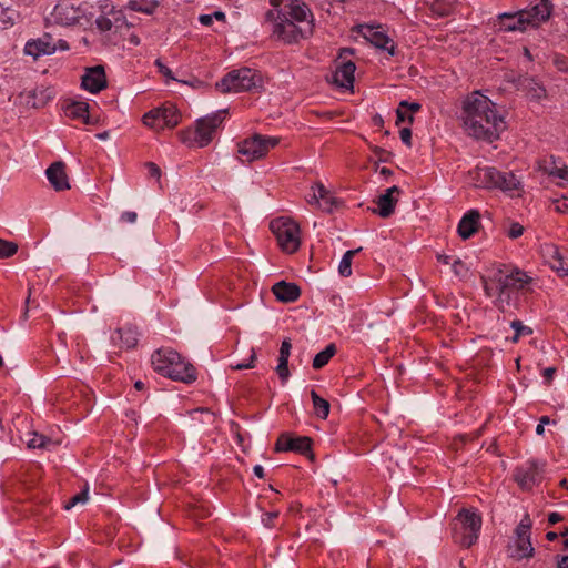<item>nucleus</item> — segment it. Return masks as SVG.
I'll list each match as a JSON object with an SVG mask.
<instances>
[{
	"mask_svg": "<svg viewBox=\"0 0 568 568\" xmlns=\"http://www.w3.org/2000/svg\"><path fill=\"white\" fill-rule=\"evenodd\" d=\"M480 214L477 210L468 211L459 221L457 232L464 240L474 235L479 227Z\"/></svg>",
	"mask_w": 568,
	"mask_h": 568,
	"instance_id": "a878e982",
	"label": "nucleus"
},
{
	"mask_svg": "<svg viewBox=\"0 0 568 568\" xmlns=\"http://www.w3.org/2000/svg\"><path fill=\"white\" fill-rule=\"evenodd\" d=\"M521 87L527 97L531 100L539 101L546 97L545 87L534 78H524L521 80Z\"/></svg>",
	"mask_w": 568,
	"mask_h": 568,
	"instance_id": "cd10ccee",
	"label": "nucleus"
},
{
	"mask_svg": "<svg viewBox=\"0 0 568 568\" xmlns=\"http://www.w3.org/2000/svg\"><path fill=\"white\" fill-rule=\"evenodd\" d=\"M399 136L404 144H406L408 148L412 146V130L409 128H403L399 131Z\"/></svg>",
	"mask_w": 568,
	"mask_h": 568,
	"instance_id": "603ef678",
	"label": "nucleus"
},
{
	"mask_svg": "<svg viewBox=\"0 0 568 568\" xmlns=\"http://www.w3.org/2000/svg\"><path fill=\"white\" fill-rule=\"evenodd\" d=\"M155 372L162 376L184 384H192L197 379L194 365L172 348H160L151 356Z\"/></svg>",
	"mask_w": 568,
	"mask_h": 568,
	"instance_id": "7ed1b4c3",
	"label": "nucleus"
},
{
	"mask_svg": "<svg viewBox=\"0 0 568 568\" xmlns=\"http://www.w3.org/2000/svg\"><path fill=\"white\" fill-rule=\"evenodd\" d=\"M506 233L510 239H518L524 233V226L518 222H511Z\"/></svg>",
	"mask_w": 568,
	"mask_h": 568,
	"instance_id": "79ce46f5",
	"label": "nucleus"
},
{
	"mask_svg": "<svg viewBox=\"0 0 568 568\" xmlns=\"http://www.w3.org/2000/svg\"><path fill=\"white\" fill-rule=\"evenodd\" d=\"M400 193L402 190L396 185L386 189L385 193L377 197V207L373 209V212L383 219L389 217L395 211Z\"/></svg>",
	"mask_w": 568,
	"mask_h": 568,
	"instance_id": "f3484780",
	"label": "nucleus"
},
{
	"mask_svg": "<svg viewBox=\"0 0 568 568\" xmlns=\"http://www.w3.org/2000/svg\"><path fill=\"white\" fill-rule=\"evenodd\" d=\"M356 67L352 61L342 62L333 75L334 83L343 89H353Z\"/></svg>",
	"mask_w": 568,
	"mask_h": 568,
	"instance_id": "b1692460",
	"label": "nucleus"
},
{
	"mask_svg": "<svg viewBox=\"0 0 568 568\" xmlns=\"http://www.w3.org/2000/svg\"><path fill=\"white\" fill-rule=\"evenodd\" d=\"M282 13L287 14V17L295 23L300 26L301 23H306V27H311L313 29V13L308 6L302 0H292L287 6H285Z\"/></svg>",
	"mask_w": 568,
	"mask_h": 568,
	"instance_id": "a211bd4d",
	"label": "nucleus"
},
{
	"mask_svg": "<svg viewBox=\"0 0 568 568\" xmlns=\"http://www.w3.org/2000/svg\"><path fill=\"white\" fill-rule=\"evenodd\" d=\"M115 334L125 348H133L138 343V332L132 326L119 328Z\"/></svg>",
	"mask_w": 568,
	"mask_h": 568,
	"instance_id": "2f4dec72",
	"label": "nucleus"
},
{
	"mask_svg": "<svg viewBox=\"0 0 568 568\" xmlns=\"http://www.w3.org/2000/svg\"><path fill=\"white\" fill-rule=\"evenodd\" d=\"M65 113L69 118L79 119L84 123H90L89 104L87 102H71L67 105Z\"/></svg>",
	"mask_w": 568,
	"mask_h": 568,
	"instance_id": "c85d7f7f",
	"label": "nucleus"
},
{
	"mask_svg": "<svg viewBox=\"0 0 568 568\" xmlns=\"http://www.w3.org/2000/svg\"><path fill=\"white\" fill-rule=\"evenodd\" d=\"M510 327L515 331V335L511 337L513 343L518 342L520 336L530 335L532 333V329L524 325L520 321H513Z\"/></svg>",
	"mask_w": 568,
	"mask_h": 568,
	"instance_id": "4c0bfd02",
	"label": "nucleus"
},
{
	"mask_svg": "<svg viewBox=\"0 0 568 568\" xmlns=\"http://www.w3.org/2000/svg\"><path fill=\"white\" fill-rule=\"evenodd\" d=\"M28 436L27 446L32 449H51L59 445V442L52 440L51 438L36 432L29 433Z\"/></svg>",
	"mask_w": 568,
	"mask_h": 568,
	"instance_id": "7c9ffc66",
	"label": "nucleus"
},
{
	"mask_svg": "<svg viewBox=\"0 0 568 568\" xmlns=\"http://www.w3.org/2000/svg\"><path fill=\"white\" fill-rule=\"evenodd\" d=\"M546 538L549 541H554V540H556L558 538V534L555 532V531H549V532H547Z\"/></svg>",
	"mask_w": 568,
	"mask_h": 568,
	"instance_id": "774afa93",
	"label": "nucleus"
},
{
	"mask_svg": "<svg viewBox=\"0 0 568 568\" xmlns=\"http://www.w3.org/2000/svg\"><path fill=\"white\" fill-rule=\"evenodd\" d=\"M277 513L276 511H271V513H266L263 517V523L265 526H271L272 521L274 518L277 517Z\"/></svg>",
	"mask_w": 568,
	"mask_h": 568,
	"instance_id": "4d7b16f0",
	"label": "nucleus"
},
{
	"mask_svg": "<svg viewBox=\"0 0 568 568\" xmlns=\"http://www.w3.org/2000/svg\"><path fill=\"white\" fill-rule=\"evenodd\" d=\"M312 191L313 194L308 202L311 204H317L324 212H332L336 205V199L329 193V191L322 183L315 184L312 187Z\"/></svg>",
	"mask_w": 568,
	"mask_h": 568,
	"instance_id": "5701e85b",
	"label": "nucleus"
},
{
	"mask_svg": "<svg viewBox=\"0 0 568 568\" xmlns=\"http://www.w3.org/2000/svg\"><path fill=\"white\" fill-rule=\"evenodd\" d=\"M47 178L55 191L70 189L69 178L65 172V164L61 161L52 163L45 171Z\"/></svg>",
	"mask_w": 568,
	"mask_h": 568,
	"instance_id": "412c9836",
	"label": "nucleus"
},
{
	"mask_svg": "<svg viewBox=\"0 0 568 568\" xmlns=\"http://www.w3.org/2000/svg\"><path fill=\"white\" fill-rule=\"evenodd\" d=\"M549 174L561 180L568 181V169L566 166H555L549 170Z\"/></svg>",
	"mask_w": 568,
	"mask_h": 568,
	"instance_id": "09e8293b",
	"label": "nucleus"
},
{
	"mask_svg": "<svg viewBox=\"0 0 568 568\" xmlns=\"http://www.w3.org/2000/svg\"><path fill=\"white\" fill-rule=\"evenodd\" d=\"M557 568H568V555L557 558Z\"/></svg>",
	"mask_w": 568,
	"mask_h": 568,
	"instance_id": "680f3d73",
	"label": "nucleus"
},
{
	"mask_svg": "<svg viewBox=\"0 0 568 568\" xmlns=\"http://www.w3.org/2000/svg\"><path fill=\"white\" fill-rule=\"evenodd\" d=\"M527 26L524 18L520 17V11L504 12L498 16V30L504 32L525 31Z\"/></svg>",
	"mask_w": 568,
	"mask_h": 568,
	"instance_id": "bb28decb",
	"label": "nucleus"
},
{
	"mask_svg": "<svg viewBox=\"0 0 568 568\" xmlns=\"http://www.w3.org/2000/svg\"><path fill=\"white\" fill-rule=\"evenodd\" d=\"M364 38L369 41L374 47L394 54V44L392 39L379 28L366 26L363 28Z\"/></svg>",
	"mask_w": 568,
	"mask_h": 568,
	"instance_id": "4be33fe9",
	"label": "nucleus"
},
{
	"mask_svg": "<svg viewBox=\"0 0 568 568\" xmlns=\"http://www.w3.org/2000/svg\"><path fill=\"white\" fill-rule=\"evenodd\" d=\"M273 294L276 298L284 303L295 302L301 296V288L295 283L280 281L272 287Z\"/></svg>",
	"mask_w": 568,
	"mask_h": 568,
	"instance_id": "393cba45",
	"label": "nucleus"
},
{
	"mask_svg": "<svg viewBox=\"0 0 568 568\" xmlns=\"http://www.w3.org/2000/svg\"><path fill=\"white\" fill-rule=\"evenodd\" d=\"M469 174L476 187L511 192L519 186V180L514 173L498 171L493 166L476 168Z\"/></svg>",
	"mask_w": 568,
	"mask_h": 568,
	"instance_id": "423d86ee",
	"label": "nucleus"
},
{
	"mask_svg": "<svg viewBox=\"0 0 568 568\" xmlns=\"http://www.w3.org/2000/svg\"><path fill=\"white\" fill-rule=\"evenodd\" d=\"M20 19L19 12L11 7L0 4V28L7 29L12 27Z\"/></svg>",
	"mask_w": 568,
	"mask_h": 568,
	"instance_id": "473e14b6",
	"label": "nucleus"
},
{
	"mask_svg": "<svg viewBox=\"0 0 568 568\" xmlns=\"http://www.w3.org/2000/svg\"><path fill=\"white\" fill-rule=\"evenodd\" d=\"M453 272L459 277H466L468 274V267L462 260H455L452 264Z\"/></svg>",
	"mask_w": 568,
	"mask_h": 568,
	"instance_id": "37998d69",
	"label": "nucleus"
},
{
	"mask_svg": "<svg viewBox=\"0 0 568 568\" xmlns=\"http://www.w3.org/2000/svg\"><path fill=\"white\" fill-rule=\"evenodd\" d=\"M108 81L102 65L88 68L82 77L81 85L91 93H98L106 88Z\"/></svg>",
	"mask_w": 568,
	"mask_h": 568,
	"instance_id": "6ab92c4d",
	"label": "nucleus"
},
{
	"mask_svg": "<svg viewBox=\"0 0 568 568\" xmlns=\"http://www.w3.org/2000/svg\"><path fill=\"white\" fill-rule=\"evenodd\" d=\"M271 230L283 252L292 254L300 248V226L290 217H278L271 222Z\"/></svg>",
	"mask_w": 568,
	"mask_h": 568,
	"instance_id": "1a4fd4ad",
	"label": "nucleus"
},
{
	"mask_svg": "<svg viewBox=\"0 0 568 568\" xmlns=\"http://www.w3.org/2000/svg\"><path fill=\"white\" fill-rule=\"evenodd\" d=\"M265 22L271 24L272 38L286 44L297 43L312 34L311 27H302L292 21L282 10H268L265 13Z\"/></svg>",
	"mask_w": 568,
	"mask_h": 568,
	"instance_id": "20e7f679",
	"label": "nucleus"
},
{
	"mask_svg": "<svg viewBox=\"0 0 568 568\" xmlns=\"http://www.w3.org/2000/svg\"><path fill=\"white\" fill-rule=\"evenodd\" d=\"M399 104H400V106L406 109L410 114H412V112H416L420 109V105L416 102L408 103L407 101H402Z\"/></svg>",
	"mask_w": 568,
	"mask_h": 568,
	"instance_id": "6e6d98bb",
	"label": "nucleus"
},
{
	"mask_svg": "<svg viewBox=\"0 0 568 568\" xmlns=\"http://www.w3.org/2000/svg\"><path fill=\"white\" fill-rule=\"evenodd\" d=\"M57 51L55 43L52 42L50 34L45 33L41 38L30 40L24 45V53L38 59L41 55H50Z\"/></svg>",
	"mask_w": 568,
	"mask_h": 568,
	"instance_id": "aec40b11",
	"label": "nucleus"
},
{
	"mask_svg": "<svg viewBox=\"0 0 568 568\" xmlns=\"http://www.w3.org/2000/svg\"><path fill=\"white\" fill-rule=\"evenodd\" d=\"M212 16H213V19L221 20V21L225 20V14L222 11H215L214 13H212Z\"/></svg>",
	"mask_w": 568,
	"mask_h": 568,
	"instance_id": "69168bd1",
	"label": "nucleus"
},
{
	"mask_svg": "<svg viewBox=\"0 0 568 568\" xmlns=\"http://www.w3.org/2000/svg\"><path fill=\"white\" fill-rule=\"evenodd\" d=\"M253 473L258 478H264V476H265L264 468L261 465H255L253 467Z\"/></svg>",
	"mask_w": 568,
	"mask_h": 568,
	"instance_id": "e2e57ef3",
	"label": "nucleus"
},
{
	"mask_svg": "<svg viewBox=\"0 0 568 568\" xmlns=\"http://www.w3.org/2000/svg\"><path fill=\"white\" fill-rule=\"evenodd\" d=\"M336 347L334 344H329L322 352L317 353L313 359V368L321 369L324 367L329 359L335 355Z\"/></svg>",
	"mask_w": 568,
	"mask_h": 568,
	"instance_id": "f704fd0d",
	"label": "nucleus"
},
{
	"mask_svg": "<svg viewBox=\"0 0 568 568\" xmlns=\"http://www.w3.org/2000/svg\"><path fill=\"white\" fill-rule=\"evenodd\" d=\"M146 166H148V169H149V173H150V175L159 180V179H160V176H161V170H160V168H159L155 163H153V162H149V163L146 164Z\"/></svg>",
	"mask_w": 568,
	"mask_h": 568,
	"instance_id": "5fc2aeb1",
	"label": "nucleus"
},
{
	"mask_svg": "<svg viewBox=\"0 0 568 568\" xmlns=\"http://www.w3.org/2000/svg\"><path fill=\"white\" fill-rule=\"evenodd\" d=\"M460 119L467 135L476 140L496 141L506 129L504 115L497 105L479 91L464 99Z\"/></svg>",
	"mask_w": 568,
	"mask_h": 568,
	"instance_id": "f257e3e1",
	"label": "nucleus"
},
{
	"mask_svg": "<svg viewBox=\"0 0 568 568\" xmlns=\"http://www.w3.org/2000/svg\"><path fill=\"white\" fill-rule=\"evenodd\" d=\"M95 24H97V28L102 31V32H105V31H109L112 29V21L110 18L108 17H99L97 20H95Z\"/></svg>",
	"mask_w": 568,
	"mask_h": 568,
	"instance_id": "a18cd8bd",
	"label": "nucleus"
},
{
	"mask_svg": "<svg viewBox=\"0 0 568 568\" xmlns=\"http://www.w3.org/2000/svg\"><path fill=\"white\" fill-rule=\"evenodd\" d=\"M221 123L222 116L220 113L199 119L194 130H187L182 133V141L190 146H206L213 140L214 132Z\"/></svg>",
	"mask_w": 568,
	"mask_h": 568,
	"instance_id": "6e6552de",
	"label": "nucleus"
},
{
	"mask_svg": "<svg viewBox=\"0 0 568 568\" xmlns=\"http://www.w3.org/2000/svg\"><path fill=\"white\" fill-rule=\"evenodd\" d=\"M531 278L524 272L516 270L510 273L497 270L491 276L483 278L486 294L495 298L498 308L508 305L513 294L523 290Z\"/></svg>",
	"mask_w": 568,
	"mask_h": 568,
	"instance_id": "f03ea898",
	"label": "nucleus"
},
{
	"mask_svg": "<svg viewBox=\"0 0 568 568\" xmlns=\"http://www.w3.org/2000/svg\"><path fill=\"white\" fill-rule=\"evenodd\" d=\"M199 21L203 24V26H211L212 22H213V16L212 14H201L199 17Z\"/></svg>",
	"mask_w": 568,
	"mask_h": 568,
	"instance_id": "13d9d810",
	"label": "nucleus"
},
{
	"mask_svg": "<svg viewBox=\"0 0 568 568\" xmlns=\"http://www.w3.org/2000/svg\"><path fill=\"white\" fill-rule=\"evenodd\" d=\"M180 121L181 114L171 103L155 108L143 115V123L155 130L173 129Z\"/></svg>",
	"mask_w": 568,
	"mask_h": 568,
	"instance_id": "9b49d317",
	"label": "nucleus"
},
{
	"mask_svg": "<svg viewBox=\"0 0 568 568\" xmlns=\"http://www.w3.org/2000/svg\"><path fill=\"white\" fill-rule=\"evenodd\" d=\"M261 83L262 79L257 71L250 68H241L226 73L216 82V88L222 93H239L258 88Z\"/></svg>",
	"mask_w": 568,
	"mask_h": 568,
	"instance_id": "0eeeda50",
	"label": "nucleus"
},
{
	"mask_svg": "<svg viewBox=\"0 0 568 568\" xmlns=\"http://www.w3.org/2000/svg\"><path fill=\"white\" fill-rule=\"evenodd\" d=\"M556 373L555 367H547L542 372V376L547 379V382H550L554 377V374Z\"/></svg>",
	"mask_w": 568,
	"mask_h": 568,
	"instance_id": "bf43d9fd",
	"label": "nucleus"
},
{
	"mask_svg": "<svg viewBox=\"0 0 568 568\" xmlns=\"http://www.w3.org/2000/svg\"><path fill=\"white\" fill-rule=\"evenodd\" d=\"M555 211L559 213H567L568 212V199L564 197L561 200H556L554 202Z\"/></svg>",
	"mask_w": 568,
	"mask_h": 568,
	"instance_id": "864d4df0",
	"label": "nucleus"
},
{
	"mask_svg": "<svg viewBox=\"0 0 568 568\" xmlns=\"http://www.w3.org/2000/svg\"><path fill=\"white\" fill-rule=\"evenodd\" d=\"M549 265L561 277L568 275V263L560 256L559 251L555 246L548 247Z\"/></svg>",
	"mask_w": 568,
	"mask_h": 568,
	"instance_id": "c756f323",
	"label": "nucleus"
},
{
	"mask_svg": "<svg viewBox=\"0 0 568 568\" xmlns=\"http://www.w3.org/2000/svg\"><path fill=\"white\" fill-rule=\"evenodd\" d=\"M311 397L315 414L318 418L326 419L329 414V403L321 397L315 390H311Z\"/></svg>",
	"mask_w": 568,
	"mask_h": 568,
	"instance_id": "72a5a7b5",
	"label": "nucleus"
},
{
	"mask_svg": "<svg viewBox=\"0 0 568 568\" xmlns=\"http://www.w3.org/2000/svg\"><path fill=\"white\" fill-rule=\"evenodd\" d=\"M312 440L310 437H291L288 434H282L275 443V452H296L307 454L311 450Z\"/></svg>",
	"mask_w": 568,
	"mask_h": 568,
	"instance_id": "dca6fc26",
	"label": "nucleus"
},
{
	"mask_svg": "<svg viewBox=\"0 0 568 568\" xmlns=\"http://www.w3.org/2000/svg\"><path fill=\"white\" fill-rule=\"evenodd\" d=\"M159 72L169 80H176L171 71L160 59L155 60Z\"/></svg>",
	"mask_w": 568,
	"mask_h": 568,
	"instance_id": "de8ad7c7",
	"label": "nucleus"
},
{
	"mask_svg": "<svg viewBox=\"0 0 568 568\" xmlns=\"http://www.w3.org/2000/svg\"><path fill=\"white\" fill-rule=\"evenodd\" d=\"M519 11L520 17L524 18L527 28H537L550 18L552 12V4L549 0H537V2L530 8Z\"/></svg>",
	"mask_w": 568,
	"mask_h": 568,
	"instance_id": "2eb2a0df",
	"label": "nucleus"
},
{
	"mask_svg": "<svg viewBox=\"0 0 568 568\" xmlns=\"http://www.w3.org/2000/svg\"><path fill=\"white\" fill-rule=\"evenodd\" d=\"M291 342L288 338L284 339L281 344L278 359L288 361L291 354Z\"/></svg>",
	"mask_w": 568,
	"mask_h": 568,
	"instance_id": "49530a36",
	"label": "nucleus"
},
{
	"mask_svg": "<svg viewBox=\"0 0 568 568\" xmlns=\"http://www.w3.org/2000/svg\"><path fill=\"white\" fill-rule=\"evenodd\" d=\"M539 423L545 426V425H549L551 423L556 424V420H551L548 416H542V417H540Z\"/></svg>",
	"mask_w": 568,
	"mask_h": 568,
	"instance_id": "0e129e2a",
	"label": "nucleus"
},
{
	"mask_svg": "<svg viewBox=\"0 0 568 568\" xmlns=\"http://www.w3.org/2000/svg\"><path fill=\"white\" fill-rule=\"evenodd\" d=\"M275 371L282 384H285L290 377L288 361L278 359Z\"/></svg>",
	"mask_w": 568,
	"mask_h": 568,
	"instance_id": "a19ab883",
	"label": "nucleus"
},
{
	"mask_svg": "<svg viewBox=\"0 0 568 568\" xmlns=\"http://www.w3.org/2000/svg\"><path fill=\"white\" fill-rule=\"evenodd\" d=\"M531 521L528 516L519 523L516 528V537L508 547L509 556L516 560L530 558L534 555V547L530 541Z\"/></svg>",
	"mask_w": 568,
	"mask_h": 568,
	"instance_id": "f8f14e48",
	"label": "nucleus"
},
{
	"mask_svg": "<svg viewBox=\"0 0 568 568\" xmlns=\"http://www.w3.org/2000/svg\"><path fill=\"white\" fill-rule=\"evenodd\" d=\"M255 358H256V354H255V351L252 348L248 363H245V364L244 363H239V364L232 365L231 367L233 369L252 368L254 366Z\"/></svg>",
	"mask_w": 568,
	"mask_h": 568,
	"instance_id": "8fccbe9b",
	"label": "nucleus"
},
{
	"mask_svg": "<svg viewBox=\"0 0 568 568\" xmlns=\"http://www.w3.org/2000/svg\"><path fill=\"white\" fill-rule=\"evenodd\" d=\"M89 499V491L88 488L81 490L80 493L75 494L65 505L64 508L67 510L71 509L72 507L77 506L78 504H85Z\"/></svg>",
	"mask_w": 568,
	"mask_h": 568,
	"instance_id": "ea45409f",
	"label": "nucleus"
},
{
	"mask_svg": "<svg viewBox=\"0 0 568 568\" xmlns=\"http://www.w3.org/2000/svg\"><path fill=\"white\" fill-rule=\"evenodd\" d=\"M561 519H562V517H561V515H560V514H558V513H551V514H549V516H548V521H549V524H551V525H555V524L559 523Z\"/></svg>",
	"mask_w": 568,
	"mask_h": 568,
	"instance_id": "052dcab7",
	"label": "nucleus"
},
{
	"mask_svg": "<svg viewBox=\"0 0 568 568\" xmlns=\"http://www.w3.org/2000/svg\"><path fill=\"white\" fill-rule=\"evenodd\" d=\"M361 250L362 247H358L356 250H349L345 252L338 265L339 275L344 277H348L352 275V260L354 255L358 253Z\"/></svg>",
	"mask_w": 568,
	"mask_h": 568,
	"instance_id": "c9c22d12",
	"label": "nucleus"
},
{
	"mask_svg": "<svg viewBox=\"0 0 568 568\" xmlns=\"http://www.w3.org/2000/svg\"><path fill=\"white\" fill-rule=\"evenodd\" d=\"M396 116H397V120H396L397 124H399L400 122H405V121H408L409 123H412L414 120L413 114H410L406 109L400 106V104L398 105V109L396 111Z\"/></svg>",
	"mask_w": 568,
	"mask_h": 568,
	"instance_id": "c03bdc74",
	"label": "nucleus"
},
{
	"mask_svg": "<svg viewBox=\"0 0 568 568\" xmlns=\"http://www.w3.org/2000/svg\"><path fill=\"white\" fill-rule=\"evenodd\" d=\"M437 260L443 264H449L450 257L448 255H438Z\"/></svg>",
	"mask_w": 568,
	"mask_h": 568,
	"instance_id": "338daca9",
	"label": "nucleus"
},
{
	"mask_svg": "<svg viewBox=\"0 0 568 568\" xmlns=\"http://www.w3.org/2000/svg\"><path fill=\"white\" fill-rule=\"evenodd\" d=\"M278 142V138L255 134L239 144V153L244 158L243 161L253 162L265 156Z\"/></svg>",
	"mask_w": 568,
	"mask_h": 568,
	"instance_id": "9d476101",
	"label": "nucleus"
},
{
	"mask_svg": "<svg viewBox=\"0 0 568 568\" xmlns=\"http://www.w3.org/2000/svg\"><path fill=\"white\" fill-rule=\"evenodd\" d=\"M138 220V214L134 211H125L121 214L120 221L123 223H135Z\"/></svg>",
	"mask_w": 568,
	"mask_h": 568,
	"instance_id": "3c124183",
	"label": "nucleus"
},
{
	"mask_svg": "<svg viewBox=\"0 0 568 568\" xmlns=\"http://www.w3.org/2000/svg\"><path fill=\"white\" fill-rule=\"evenodd\" d=\"M542 473L544 464L530 460L516 468L514 479L520 488L529 490L541 480Z\"/></svg>",
	"mask_w": 568,
	"mask_h": 568,
	"instance_id": "ddd939ff",
	"label": "nucleus"
},
{
	"mask_svg": "<svg viewBox=\"0 0 568 568\" xmlns=\"http://www.w3.org/2000/svg\"><path fill=\"white\" fill-rule=\"evenodd\" d=\"M18 252V244L0 239V260L9 258Z\"/></svg>",
	"mask_w": 568,
	"mask_h": 568,
	"instance_id": "e433bc0d",
	"label": "nucleus"
},
{
	"mask_svg": "<svg viewBox=\"0 0 568 568\" xmlns=\"http://www.w3.org/2000/svg\"><path fill=\"white\" fill-rule=\"evenodd\" d=\"M83 11L80 7L74 6L70 1L59 2L51 12V20L60 26H73L80 22Z\"/></svg>",
	"mask_w": 568,
	"mask_h": 568,
	"instance_id": "4468645a",
	"label": "nucleus"
},
{
	"mask_svg": "<svg viewBox=\"0 0 568 568\" xmlns=\"http://www.w3.org/2000/svg\"><path fill=\"white\" fill-rule=\"evenodd\" d=\"M481 524V516L477 509H460L453 520V534L455 541L465 548H469L477 541Z\"/></svg>",
	"mask_w": 568,
	"mask_h": 568,
	"instance_id": "39448f33",
	"label": "nucleus"
},
{
	"mask_svg": "<svg viewBox=\"0 0 568 568\" xmlns=\"http://www.w3.org/2000/svg\"><path fill=\"white\" fill-rule=\"evenodd\" d=\"M129 8L136 12L152 13L155 9L154 3H146L143 1L132 0L129 2Z\"/></svg>",
	"mask_w": 568,
	"mask_h": 568,
	"instance_id": "58836bf2",
	"label": "nucleus"
}]
</instances>
